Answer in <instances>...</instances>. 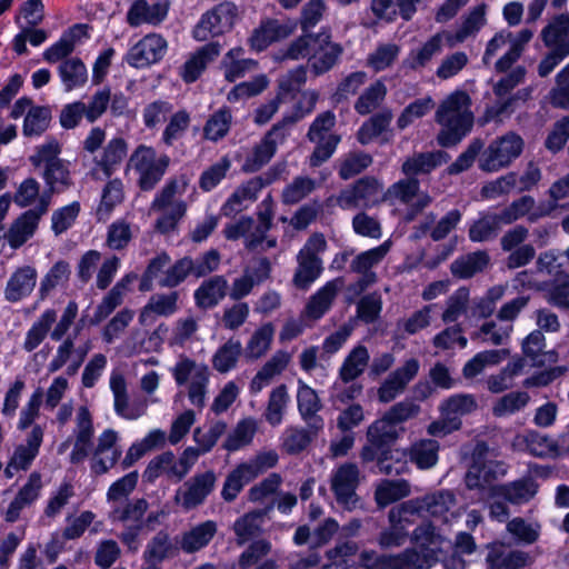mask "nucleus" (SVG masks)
<instances>
[{
	"label": "nucleus",
	"mask_w": 569,
	"mask_h": 569,
	"mask_svg": "<svg viewBox=\"0 0 569 569\" xmlns=\"http://www.w3.org/2000/svg\"><path fill=\"white\" fill-rule=\"evenodd\" d=\"M413 540L421 548L406 550L403 553L382 562L380 569H429L436 562L438 555L449 545L441 535L436 532L431 523H425L413 531Z\"/></svg>",
	"instance_id": "nucleus-1"
},
{
	"label": "nucleus",
	"mask_w": 569,
	"mask_h": 569,
	"mask_svg": "<svg viewBox=\"0 0 569 569\" xmlns=\"http://www.w3.org/2000/svg\"><path fill=\"white\" fill-rule=\"evenodd\" d=\"M540 37L549 51L538 64V74L546 78L569 57V13L556 16L541 30Z\"/></svg>",
	"instance_id": "nucleus-2"
},
{
	"label": "nucleus",
	"mask_w": 569,
	"mask_h": 569,
	"mask_svg": "<svg viewBox=\"0 0 569 569\" xmlns=\"http://www.w3.org/2000/svg\"><path fill=\"white\" fill-rule=\"evenodd\" d=\"M170 372L177 386L187 387L190 403L201 410L206 405L208 395L209 368L187 357H180L174 366L170 368Z\"/></svg>",
	"instance_id": "nucleus-3"
},
{
	"label": "nucleus",
	"mask_w": 569,
	"mask_h": 569,
	"mask_svg": "<svg viewBox=\"0 0 569 569\" xmlns=\"http://www.w3.org/2000/svg\"><path fill=\"white\" fill-rule=\"evenodd\" d=\"M279 460L274 450H266L256 455L246 462L239 463L226 478L221 496L226 501L237 498L242 488L259 475L273 468Z\"/></svg>",
	"instance_id": "nucleus-4"
},
{
	"label": "nucleus",
	"mask_w": 569,
	"mask_h": 569,
	"mask_svg": "<svg viewBox=\"0 0 569 569\" xmlns=\"http://www.w3.org/2000/svg\"><path fill=\"white\" fill-rule=\"evenodd\" d=\"M326 249L327 241L321 233H313L307 240L297 256L298 267L292 279L297 288L307 290L320 277L322 261L319 254Z\"/></svg>",
	"instance_id": "nucleus-5"
},
{
	"label": "nucleus",
	"mask_w": 569,
	"mask_h": 569,
	"mask_svg": "<svg viewBox=\"0 0 569 569\" xmlns=\"http://www.w3.org/2000/svg\"><path fill=\"white\" fill-rule=\"evenodd\" d=\"M129 168L138 174V184L142 190H151L161 180L169 166L166 154H157L154 149L140 146L131 154Z\"/></svg>",
	"instance_id": "nucleus-6"
},
{
	"label": "nucleus",
	"mask_w": 569,
	"mask_h": 569,
	"mask_svg": "<svg viewBox=\"0 0 569 569\" xmlns=\"http://www.w3.org/2000/svg\"><path fill=\"white\" fill-rule=\"evenodd\" d=\"M523 146L525 142L519 134L508 132L493 140L480 154L479 168L486 172L506 168L521 154Z\"/></svg>",
	"instance_id": "nucleus-7"
},
{
	"label": "nucleus",
	"mask_w": 569,
	"mask_h": 569,
	"mask_svg": "<svg viewBox=\"0 0 569 569\" xmlns=\"http://www.w3.org/2000/svg\"><path fill=\"white\" fill-rule=\"evenodd\" d=\"M436 119L441 126L438 143L441 147H451L471 130L475 117L469 109H439Z\"/></svg>",
	"instance_id": "nucleus-8"
},
{
	"label": "nucleus",
	"mask_w": 569,
	"mask_h": 569,
	"mask_svg": "<svg viewBox=\"0 0 569 569\" xmlns=\"http://www.w3.org/2000/svg\"><path fill=\"white\" fill-rule=\"evenodd\" d=\"M237 7L231 2H222L204 13L194 27L193 37L198 41H207L210 37L220 36L233 27Z\"/></svg>",
	"instance_id": "nucleus-9"
},
{
	"label": "nucleus",
	"mask_w": 569,
	"mask_h": 569,
	"mask_svg": "<svg viewBox=\"0 0 569 569\" xmlns=\"http://www.w3.org/2000/svg\"><path fill=\"white\" fill-rule=\"evenodd\" d=\"M335 121V116L330 111H326L315 120L308 132L310 140L317 143V148L310 158L312 167H317L329 159L340 141L338 136L329 132Z\"/></svg>",
	"instance_id": "nucleus-10"
},
{
	"label": "nucleus",
	"mask_w": 569,
	"mask_h": 569,
	"mask_svg": "<svg viewBox=\"0 0 569 569\" xmlns=\"http://www.w3.org/2000/svg\"><path fill=\"white\" fill-rule=\"evenodd\" d=\"M119 432L108 428L104 429L94 445L91 459V470L96 475L108 472L121 457L122 450L118 445Z\"/></svg>",
	"instance_id": "nucleus-11"
},
{
	"label": "nucleus",
	"mask_w": 569,
	"mask_h": 569,
	"mask_svg": "<svg viewBox=\"0 0 569 569\" xmlns=\"http://www.w3.org/2000/svg\"><path fill=\"white\" fill-rule=\"evenodd\" d=\"M359 482V470L353 463H343L331 473V489L337 502L347 510L357 507L356 489Z\"/></svg>",
	"instance_id": "nucleus-12"
},
{
	"label": "nucleus",
	"mask_w": 569,
	"mask_h": 569,
	"mask_svg": "<svg viewBox=\"0 0 569 569\" xmlns=\"http://www.w3.org/2000/svg\"><path fill=\"white\" fill-rule=\"evenodd\" d=\"M43 440V430L40 426H34L28 435L26 442L17 446L11 455L6 468L4 476L8 479L19 471H26L30 468L39 453Z\"/></svg>",
	"instance_id": "nucleus-13"
},
{
	"label": "nucleus",
	"mask_w": 569,
	"mask_h": 569,
	"mask_svg": "<svg viewBox=\"0 0 569 569\" xmlns=\"http://www.w3.org/2000/svg\"><path fill=\"white\" fill-rule=\"evenodd\" d=\"M90 349V341H87L83 346L76 349L73 339L68 337L58 346L52 359L49 361L47 367L48 372L54 373L67 366L64 376H74Z\"/></svg>",
	"instance_id": "nucleus-14"
},
{
	"label": "nucleus",
	"mask_w": 569,
	"mask_h": 569,
	"mask_svg": "<svg viewBox=\"0 0 569 569\" xmlns=\"http://www.w3.org/2000/svg\"><path fill=\"white\" fill-rule=\"evenodd\" d=\"M517 281L528 288L543 290L547 293L548 301L562 309H569V273L558 271L556 278L550 281H538L529 278L528 272H521L517 277Z\"/></svg>",
	"instance_id": "nucleus-15"
},
{
	"label": "nucleus",
	"mask_w": 569,
	"mask_h": 569,
	"mask_svg": "<svg viewBox=\"0 0 569 569\" xmlns=\"http://www.w3.org/2000/svg\"><path fill=\"white\" fill-rule=\"evenodd\" d=\"M48 211V200L42 199L39 208H33L21 213L10 226L6 239L11 248L23 246L36 232L41 217Z\"/></svg>",
	"instance_id": "nucleus-16"
},
{
	"label": "nucleus",
	"mask_w": 569,
	"mask_h": 569,
	"mask_svg": "<svg viewBox=\"0 0 569 569\" xmlns=\"http://www.w3.org/2000/svg\"><path fill=\"white\" fill-rule=\"evenodd\" d=\"M214 482L216 476L212 471L197 475L177 490L174 500L186 510L196 508L212 491Z\"/></svg>",
	"instance_id": "nucleus-17"
},
{
	"label": "nucleus",
	"mask_w": 569,
	"mask_h": 569,
	"mask_svg": "<svg viewBox=\"0 0 569 569\" xmlns=\"http://www.w3.org/2000/svg\"><path fill=\"white\" fill-rule=\"evenodd\" d=\"M419 182L416 179L400 180L393 183L385 192V201L391 203L400 202L413 207V211L408 213L407 220H412L417 212L426 208L431 199L426 193H419Z\"/></svg>",
	"instance_id": "nucleus-18"
},
{
	"label": "nucleus",
	"mask_w": 569,
	"mask_h": 569,
	"mask_svg": "<svg viewBox=\"0 0 569 569\" xmlns=\"http://www.w3.org/2000/svg\"><path fill=\"white\" fill-rule=\"evenodd\" d=\"M42 488L41 473L38 471L31 472L8 505L3 513L4 520L7 522H16L20 518L22 510L31 507L40 498Z\"/></svg>",
	"instance_id": "nucleus-19"
},
{
	"label": "nucleus",
	"mask_w": 569,
	"mask_h": 569,
	"mask_svg": "<svg viewBox=\"0 0 569 569\" xmlns=\"http://www.w3.org/2000/svg\"><path fill=\"white\" fill-rule=\"evenodd\" d=\"M37 280L38 272L33 266L24 264L16 268L7 280L4 299L16 303L28 298L33 292Z\"/></svg>",
	"instance_id": "nucleus-20"
},
{
	"label": "nucleus",
	"mask_w": 569,
	"mask_h": 569,
	"mask_svg": "<svg viewBox=\"0 0 569 569\" xmlns=\"http://www.w3.org/2000/svg\"><path fill=\"white\" fill-rule=\"evenodd\" d=\"M167 49L166 40L158 34H149L136 43L127 54V62L136 68H143L159 61Z\"/></svg>",
	"instance_id": "nucleus-21"
},
{
	"label": "nucleus",
	"mask_w": 569,
	"mask_h": 569,
	"mask_svg": "<svg viewBox=\"0 0 569 569\" xmlns=\"http://www.w3.org/2000/svg\"><path fill=\"white\" fill-rule=\"evenodd\" d=\"M507 467L500 461H487L482 466L475 463L470 467L466 475V485L469 489H479L491 498V488L500 487L495 485L493 481L505 476Z\"/></svg>",
	"instance_id": "nucleus-22"
},
{
	"label": "nucleus",
	"mask_w": 569,
	"mask_h": 569,
	"mask_svg": "<svg viewBox=\"0 0 569 569\" xmlns=\"http://www.w3.org/2000/svg\"><path fill=\"white\" fill-rule=\"evenodd\" d=\"M555 209V203L543 202L536 204L532 197L523 196L503 209L499 216L503 224L512 223L522 217H527L529 221L533 222L542 217L549 216Z\"/></svg>",
	"instance_id": "nucleus-23"
},
{
	"label": "nucleus",
	"mask_w": 569,
	"mask_h": 569,
	"mask_svg": "<svg viewBox=\"0 0 569 569\" xmlns=\"http://www.w3.org/2000/svg\"><path fill=\"white\" fill-rule=\"evenodd\" d=\"M419 370V362L416 359H409L405 365L392 373L381 383L378 389V398L381 402H390L401 395L407 385L416 377Z\"/></svg>",
	"instance_id": "nucleus-24"
},
{
	"label": "nucleus",
	"mask_w": 569,
	"mask_h": 569,
	"mask_svg": "<svg viewBox=\"0 0 569 569\" xmlns=\"http://www.w3.org/2000/svg\"><path fill=\"white\" fill-rule=\"evenodd\" d=\"M419 500L422 505V513H427L443 523H450L459 517L456 510V497L449 490H439Z\"/></svg>",
	"instance_id": "nucleus-25"
},
{
	"label": "nucleus",
	"mask_w": 569,
	"mask_h": 569,
	"mask_svg": "<svg viewBox=\"0 0 569 569\" xmlns=\"http://www.w3.org/2000/svg\"><path fill=\"white\" fill-rule=\"evenodd\" d=\"M392 241L387 239L380 246L359 253L351 262L350 268L357 273L363 274V279L359 282L360 290L369 283L375 282L376 274L371 269L378 266L388 252L391 250Z\"/></svg>",
	"instance_id": "nucleus-26"
},
{
	"label": "nucleus",
	"mask_w": 569,
	"mask_h": 569,
	"mask_svg": "<svg viewBox=\"0 0 569 569\" xmlns=\"http://www.w3.org/2000/svg\"><path fill=\"white\" fill-rule=\"evenodd\" d=\"M290 360L289 352L277 351L253 376L249 383V392L256 396L270 386L287 369Z\"/></svg>",
	"instance_id": "nucleus-27"
},
{
	"label": "nucleus",
	"mask_w": 569,
	"mask_h": 569,
	"mask_svg": "<svg viewBox=\"0 0 569 569\" xmlns=\"http://www.w3.org/2000/svg\"><path fill=\"white\" fill-rule=\"evenodd\" d=\"M341 48L330 42V34L327 32H319L313 39V56L311 67L317 76L325 73L331 69L339 56Z\"/></svg>",
	"instance_id": "nucleus-28"
},
{
	"label": "nucleus",
	"mask_w": 569,
	"mask_h": 569,
	"mask_svg": "<svg viewBox=\"0 0 569 569\" xmlns=\"http://www.w3.org/2000/svg\"><path fill=\"white\" fill-rule=\"evenodd\" d=\"M223 47L224 43L212 41L199 48L194 54L184 62L180 73L182 79L186 82L196 81L207 68L208 63L220 54Z\"/></svg>",
	"instance_id": "nucleus-29"
},
{
	"label": "nucleus",
	"mask_w": 569,
	"mask_h": 569,
	"mask_svg": "<svg viewBox=\"0 0 569 569\" xmlns=\"http://www.w3.org/2000/svg\"><path fill=\"white\" fill-rule=\"evenodd\" d=\"M527 366V360L516 355L497 373L487 377L486 386L491 393H501L515 386V380L521 376Z\"/></svg>",
	"instance_id": "nucleus-30"
},
{
	"label": "nucleus",
	"mask_w": 569,
	"mask_h": 569,
	"mask_svg": "<svg viewBox=\"0 0 569 569\" xmlns=\"http://www.w3.org/2000/svg\"><path fill=\"white\" fill-rule=\"evenodd\" d=\"M513 446L535 457H553L558 453V442L551 436L538 431H527L515 438Z\"/></svg>",
	"instance_id": "nucleus-31"
},
{
	"label": "nucleus",
	"mask_w": 569,
	"mask_h": 569,
	"mask_svg": "<svg viewBox=\"0 0 569 569\" xmlns=\"http://www.w3.org/2000/svg\"><path fill=\"white\" fill-rule=\"evenodd\" d=\"M168 8L167 1L149 4L146 0H137L127 13V21L131 27L142 23L158 24L167 17Z\"/></svg>",
	"instance_id": "nucleus-32"
},
{
	"label": "nucleus",
	"mask_w": 569,
	"mask_h": 569,
	"mask_svg": "<svg viewBox=\"0 0 569 569\" xmlns=\"http://www.w3.org/2000/svg\"><path fill=\"white\" fill-rule=\"evenodd\" d=\"M307 70L299 67L278 79V90L270 107L296 103L301 87L306 83Z\"/></svg>",
	"instance_id": "nucleus-33"
},
{
	"label": "nucleus",
	"mask_w": 569,
	"mask_h": 569,
	"mask_svg": "<svg viewBox=\"0 0 569 569\" xmlns=\"http://www.w3.org/2000/svg\"><path fill=\"white\" fill-rule=\"evenodd\" d=\"M263 183L260 178H252L238 187L221 207V213L232 217L242 211L248 204L257 199Z\"/></svg>",
	"instance_id": "nucleus-34"
},
{
	"label": "nucleus",
	"mask_w": 569,
	"mask_h": 569,
	"mask_svg": "<svg viewBox=\"0 0 569 569\" xmlns=\"http://www.w3.org/2000/svg\"><path fill=\"white\" fill-rule=\"evenodd\" d=\"M486 561L488 569H525L529 556L519 550L507 551L502 543L496 542L489 546Z\"/></svg>",
	"instance_id": "nucleus-35"
},
{
	"label": "nucleus",
	"mask_w": 569,
	"mask_h": 569,
	"mask_svg": "<svg viewBox=\"0 0 569 569\" xmlns=\"http://www.w3.org/2000/svg\"><path fill=\"white\" fill-rule=\"evenodd\" d=\"M254 221L251 218L242 217L236 222L226 226L223 232L227 239L237 240L241 237L246 239V244L254 250H268L277 243L276 239H267L266 244L260 240L253 229Z\"/></svg>",
	"instance_id": "nucleus-36"
},
{
	"label": "nucleus",
	"mask_w": 569,
	"mask_h": 569,
	"mask_svg": "<svg viewBox=\"0 0 569 569\" xmlns=\"http://www.w3.org/2000/svg\"><path fill=\"white\" fill-rule=\"evenodd\" d=\"M243 53V49L237 47L230 49L221 59L220 69L227 81L234 82L237 79L257 69L258 62L253 59L244 58Z\"/></svg>",
	"instance_id": "nucleus-37"
},
{
	"label": "nucleus",
	"mask_w": 569,
	"mask_h": 569,
	"mask_svg": "<svg viewBox=\"0 0 569 569\" xmlns=\"http://www.w3.org/2000/svg\"><path fill=\"white\" fill-rule=\"evenodd\" d=\"M538 490V486L531 478L513 481L509 485L491 488V498H503L510 503H525L529 501Z\"/></svg>",
	"instance_id": "nucleus-38"
},
{
	"label": "nucleus",
	"mask_w": 569,
	"mask_h": 569,
	"mask_svg": "<svg viewBox=\"0 0 569 569\" xmlns=\"http://www.w3.org/2000/svg\"><path fill=\"white\" fill-rule=\"evenodd\" d=\"M342 287L343 281L340 278L328 281L310 298L306 308V315L315 320L321 318L329 310Z\"/></svg>",
	"instance_id": "nucleus-39"
},
{
	"label": "nucleus",
	"mask_w": 569,
	"mask_h": 569,
	"mask_svg": "<svg viewBox=\"0 0 569 569\" xmlns=\"http://www.w3.org/2000/svg\"><path fill=\"white\" fill-rule=\"evenodd\" d=\"M228 281L222 276H214L203 281L194 291V300L198 307L210 309L217 306L226 296Z\"/></svg>",
	"instance_id": "nucleus-40"
},
{
	"label": "nucleus",
	"mask_w": 569,
	"mask_h": 569,
	"mask_svg": "<svg viewBox=\"0 0 569 569\" xmlns=\"http://www.w3.org/2000/svg\"><path fill=\"white\" fill-rule=\"evenodd\" d=\"M277 128H273L264 138L248 152L242 164L246 172H256L267 164L273 157L277 143L273 139Z\"/></svg>",
	"instance_id": "nucleus-41"
},
{
	"label": "nucleus",
	"mask_w": 569,
	"mask_h": 569,
	"mask_svg": "<svg viewBox=\"0 0 569 569\" xmlns=\"http://www.w3.org/2000/svg\"><path fill=\"white\" fill-rule=\"evenodd\" d=\"M160 477H166L174 481L181 480L176 456L171 451L162 452L152 458L143 471V478L149 482H153Z\"/></svg>",
	"instance_id": "nucleus-42"
},
{
	"label": "nucleus",
	"mask_w": 569,
	"mask_h": 569,
	"mask_svg": "<svg viewBox=\"0 0 569 569\" xmlns=\"http://www.w3.org/2000/svg\"><path fill=\"white\" fill-rule=\"evenodd\" d=\"M449 154L445 151H432L418 153L408 158L402 164V171L407 176H416L420 173H429L442 163L448 162Z\"/></svg>",
	"instance_id": "nucleus-43"
},
{
	"label": "nucleus",
	"mask_w": 569,
	"mask_h": 569,
	"mask_svg": "<svg viewBox=\"0 0 569 569\" xmlns=\"http://www.w3.org/2000/svg\"><path fill=\"white\" fill-rule=\"evenodd\" d=\"M217 532L216 522L208 520L182 533L180 548L187 552H196L206 547Z\"/></svg>",
	"instance_id": "nucleus-44"
},
{
	"label": "nucleus",
	"mask_w": 569,
	"mask_h": 569,
	"mask_svg": "<svg viewBox=\"0 0 569 569\" xmlns=\"http://www.w3.org/2000/svg\"><path fill=\"white\" fill-rule=\"evenodd\" d=\"M297 405L299 413L305 421L315 420L313 427L321 428L320 419L316 415L321 409V401L315 389L308 386L303 380L298 379Z\"/></svg>",
	"instance_id": "nucleus-45"
},
{
	"label": "nucleus",
	"mask_w": 569,
	"mask_h": 569,
	"mask_svg": "<svg viewBox=\"0 0 569 569\" xmlns=\"http://www.w3.org/2000/svg\"><path fill=\"white\" fill-rule=\"evenodd\" d=\"M509 356L507 349H491L476 353L466 362L462 369L466 379H472L482 373L488 367L498 366L505 358Z\"/></svg>",
	"instance_id": "nucleus-46"
},
{
	"label": "nucleus",
	"mask_w": 569,
	"mask_h": 569,
	"mask_svg": "<svg viewBox=\"0 0 569 569\" xmlns=\"http://www.w3.org/2000/svg\"><path fill=\"white\" fill-rule=\"evenodd\" d=\"M403 431L400 425L385 413L382 418L369 426L367 437L371 445L382 447L398 439Z\"/></svg>",
	"instance_id": "nucleus-47"
},
{
	"label": "nucleus",
	"mask_w": 569,
	"mask_h": 569,
	"mask_svg": "<svg viewBox=\"0 0 569 569\" xmlns=\"http://www.w3.org/2000/svg\"><path fill=\"white\" fill-rule=\"evenodd\" d=\"M289 403L290 396L286 385L281 383L272 388L264 411V418L268 423L273 427L279 426L283 420Z\"/></svg>",
	"instance_id": "nucleus-48"
},
{
	"label": "nucleus",
	"mask_w": 569,
	"mask_h": 569,
	"mask_svg": "<svg viewBox=\"0 0 569 569\" xmlns=\"http://www.w3.org/2000/svg\"><path fill=\"white\" fill-rule=\"evenodd\" d=\"M258 429L256 419L249 417L240 420L236 427L228 433L223 448L228 451H238L249 446Z\"/></svg>",
	"instance_id": "nucleus-49"
},
{
	"label": "nucleus",
	"mask_w": 569,
	"mask_h": 569,
	"mask_svg": "<svg viewBox=\"0 0 569 569\" xmlns=\"http://www.w3.org/2000/svg\"><path fill=\"white\" fill-rule=\"evenodd\" d=\"M266 512L262 510L251 511L237 519L233 523V531L237 543L243 545L260 535L264 523Z\"/></svg>",
	"instance_id": "nucleus-50"
},
{
	"label": "nucleus",
	"mask_w": 569,
	"mask_h": 569,
	"mask_svg": "<svg viewBox=\"0 0 569 569\" xmlns=\"http://www.w3.org/2000/svg\"><path fill=\"white\" fill-rule=\"evenodd\" d=\"M48 200L50 206V193L44 191L41 193L40 183L34 178L24 179L18 187L13 196V202L20 208H28L34 206L39 208L42 199Z\"/></svg>",
	"instance_id": "nucleus-51"
},
{
	"label": "nucleus",
	"mask_w": 569,
	"mask_h": 569,
	"mask_svg": "<svg viewBox=\"0 0 569 569\" xmlns=\"http://www.w3.org/2000/svg\"><path fill=\"white\" fill-rule=\"evenodd\" d=\"M187 182L184 180H171L154 196L150 210L172 209L176 204H186L181 199Z\"/></svg>",
	"instance_id": "nucleus-52"
},
{
	"label": "nucleus",
	"mask_w": 569,
	"mask_h": 569,
	"mask_svg": "<svg viewBox=\"0 0 569 569\" xmlns=\"http://www.w3.org/2000/svg\"><path fill=\"white\" fill-rule=\"evenodd\" d=\"M531 398L527 391H510L498 398L492 406V413L496 417H509L523 410L530 402Z\"/></svg>",
	"instance_id": "nucleus-53"
},
{
	"label": "nucleus",
	"mask_w": 569,
	"mask_h": 569,
	"mask_svg": "<svg viewBox=\"0 0 569 569\" xmlns=\"http://www.w3.org/2000/svg\"><path fill=\"white\" fill-rule=\"evenodd\" d=\"M147 509V501L144 499H137L124 506H113L110 519L122 522L124 526H143V516Z\"/></svg>",
	"instance_id": "nucleus-54"
},
{
	"label": "nucleus",
	"mask_w": 569,
	"mask_h": 569,
	"mask_svg": "<svg viewBox=\"0 0 569 569\" xmlns=\"http://www.w3.org/2000/svg\"><path fill=\"white\" fill-rule=\"evenodd\" d=\"M369 361V352L365 346L355 347L345 359L339 375L342 381L350 382L357 379L366 369Z\"/></svg>",
	"instance_id": "nucleus-55"
},
{
	"label": "nucleus",
	"mask_w": 569,
	"mask_h": 569,
	"mask_svg": "<svg viewBox=\"0 0 569 569\" xmlns=\"http://www.w3.org/2000/svg\"><path fill=\"white\" fill-rule=\"evenodd\" d=\"M439 443L432 439H422L410 448V460L419 469H430L438 462Z\"/></svg>",
	"instance_id": "nucleus-56"
},
{
	"label": "nucleus",
	"mask_w": 569,
	"mask_h": 569,
	"mask_svg": "<svg viewBox=\"0 0 569 569\" xmlns=\"http://www.w3.org/2000/svg\"><path fill=\"white\" fill-rule=\"evenodd\" d=\"M477 407L475 397L471 395H453L446 399L439 407L440 413L447 418H453L457 426H461V417L470 413Z\"/></svg>",
	"instance_id": "nucleus-57"
},
{
	"label": "nucleus",
	"mask_w": 569,
	"mask_h": 569,
	"mask_svg": "<svg viewBox=\"0 0 569 569\" xmlns=\"http://www.w3.org/2000/svg\"><path fill=\"white\" fill-rule=\"evenodd\" d=\"M56 319L57 313L53 309H47L43 311L38 320L28 330L23 342V348L27 351L34 350L44 340Z\"/></svg>",
	"instance_id": "nucleus-58"
},
{
	"label": "nucleus",
	"mask_w": 569,
	"mask_h": 569,
	"mask_svg": "<svg viewBox=\"0 0 569 569\" xmlns=\"http://www.w3.org/2000/svg\"><path fill=\"white\" fill-rule=\"evenodd\" d=\"M242 352V345L239 340L230 339L223 343L213 355L212 366L221 373L229 372L237 366Z\"/></svg>",
	"instance_id": "nucleus-59"
},
{
	"label": "nucleus",
	"mask_w": 569,
	"mask_h": 569,
	"mask_svg": "<svg viewBox=\"0 0 569 569\" xmlns=\"http://www.w3.org/2000/svg\"><path fill=\"white\" fill-rule=\"evenodd\" d=\"M409 493L410 487L406 480H383L378 485L375 498L378 506L386 507Z\"/></svg>",
	"instance_id": "nucleus-60"
},
{
	"label": "nucleus",
	"mask_w": 569,
	"mask_h": 569,
	"mask_svg": "<svg viewBox=\"0 0 569 569\" xmlns=\"http://www.w3.org/2000/svg\"><path fill=\"white\" fill-rule=\"evenodd\" d=\"M499 213H485L469 228L471 241L481 242L493 238L502 226Z\"/></svg>",
	"instance_id": "nucleus-61"
},
{
	"label": "nucleus",
	"mask_w": 569,
	"mask_h": 569,
	"mask_svg": "<svg viewBox=\"0 0 569 569\" xmlns=\"http://www.w3.org/2000/svg\"><path fill=\"white\" fill-rule=\"evenodd\" d=\"M42 177L49 193L62 191L71 184L69 163L66 161L49 164L44 168Z\"/></svg>",
	"instance_id": "nucleus-62"
},
{
	"label": "nucleus",
	"mask_w": 569,
	"mask_h": 569,
	"mask_svg": "<svg viewBox=\"0 0 569 569\" xmlns=\"http://www.w3.org/2000/svg\"><path fill=\"white\" fill-rule=\"evenodd\" d=\"M269 80L260 74L250 81L241 82L232 88L227 99L231 103H246L248 99L260 94L267 89Z\"/></svg>",
	"instance_id": "nucleus-63"
},
{
	"label": "nucleus",
	"mask_w": 569,
	"mask_h": 569,
	"mask_svg": "<svg viewBox=\"0 0 569 569\" xmlns=\"http://www.w3.org/2000/svg\"><path fill=\"white\" fill-rule=\"evenodd\" d=\"M273 336L274 328L271 323H264L259 327L247 342V357L250 359L262 357L270 349Z\"/></svg>",
	"instance_id": "nucleus-64"
}]
</instances>
